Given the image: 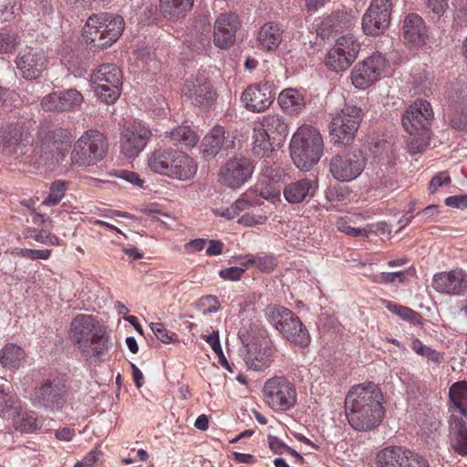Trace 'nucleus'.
<instances>
[{"instance_id":"obj_11","label":"nucleus","mask_w":467,"mask_h":467,"mask_svg":"<svg viewBox=\"0 0 467 467\" xmlns=\"http://www.w3.org/2000/svg\"><path fill=\"white\" fill-rule=\"evenodd\" d=\"M90 81L97 97L107 104L114 103L120 95L122 73L114 64H102L92 73Z\"/></svg>"},{"instance_id":"obj_30","label":"nucleus","mask_w":467,"mask_h":467,"mask_svg":"<svg viewBox=\"0 0 467 467\" xmlns=\"http://www.w3.org/2000/svg\"><path fill=\"white\" fill-rule=\"evenodd\" d=\"M317 183L307 178L292 182L284 189L285 199L292 204L303 202L308 196H314Z\"/></svg>"},{"instance_id":"obj_60","label":"nucleus","mask_w":467,"mask_h":467,"mask_svg":"<svg viewBox=\"0 0 467 467\" xmlns=\"http://www.w3.org/2000/svg\"><path fill=\"white\" fill-rule=\"evenodd\" d=\"M21 254L30 259H47L51 254V251L47 249H24L21 251Z\"/></svg>"},{"instance_id":"obj_36","label":"nucleus","mask_w":467,"mask_h":467,"mask_svg":"<svg viewBox=\"0 0 467 467\" xmlns=\"http://www.w3.org/2000/svg\"><path fill=\"white\" fill-rule=\"evenodd\" d=\"M193 2L194 0H160V10L164 17L177 20L192 8Z\"/></svg>"},{"instance_id":"obj_9","label":"nucleus","mask_w":467,"mask_h":467,"mask_svg":"<svg viewBox=\"0 0 467 467\" xmlns=\"http://www.w3.org/2000/svg\"><path fill=\"white\" fill-rule=\"evenodd\" d=\"M262 395L265 404L275 412L287 411L297 401L296 385L285 376H274L266 379Z\"/></svg>"},{"instance_id":"obj_7","label":"nucleus","mask_w":467,"mask_h":467,"mask_svg":"<svg viewBox=\"0 0 467 467\" xmlns=\"http://www.w3.org/2000/svg\"><path fill=\"white\" fill-rule=\"evenodd\" d=\"M265 312L270 324L288 341L303 348L309 344L310 337L306 327L290 309L270 305Z\"/></svg>"},{"instance_id":"obj_28","label":"nucleus","mask_w":467,"mask_h":467,"mask_svg":"<svg viewBox=\"0 0 467 467\" xmlns=\"http://www.w3.org/2000/svg\"><path fill=\"white\" fill-rule=\"evenodd\" d=\"M28 133L17 123L2 124L0 128V144L8 153H16L25 142Z\"/></svg>"},{"instance_id":"obj_52","label":"nucleus","mask_w":467,"mask_h":467,"mask_svg":"<svg viewBox=\"0 0 467 467\" xmlns=\"http://www.w3.org/2000/svg\"><path fill=\"white\" fill-rule=\"evenodd\" d=\"M262 175L268 179L270 182H278L283 174V171L276 164H270L269 162H265V166L262 168L261 171Z\"/></svg>"},{"instance_id":"obj_63","label":"nucleus","mask_w":467,"mask_h":467,"mask_svg":"<svg viewBox=\"0 0 467 467\" xmlns=\"http://www.w3.org/2000/svg\"><path fill=\"white\" fill-rule=\"evenodd\" d=\"M205 339L215 354H221L223 349L220 344L219 333L217 331H213L212 334L207 336Z\"/></svg>"},{"instance_id":"obj_13","label":"nucleus","mask_w":467,"mask_h":467,"mask_svg":"<svg viewBox=\"0 0 467 467\" xmlns=\"http://www.w3.org/2000/svg\"><path fill=\"white\" fill-rule=\"evenodd\" d=\"M391 0H371L370 5L362 17V29L370 36L381 35L389 26Z\"/></svg>"},{"instance_id":"obj_26","label":"nucleus","mask_w":467,"mask_h":467,"mask_svg":"<svg viewBox=\"0 0 467 467\" xmlns=\"http://www.w3.org/2000/svg\"><path fill=\"white\" fill-rule=\"evenodd\" d=\"M239 337L244 344L248 348L247 353L244 357V361L249 369L254 371H263L270 367L272 363V357L274 349L270 347L258 346L256 344H250L247 339L244 338V336L239 332Z\"/></svg>"},{"instance_id":"obj_59","label":"nucleus","mask_w":467,"mask_h":467,"mask_svg":"<svg viewBox=\"0 0 467 467\" xmlns=\"http://www.w3.org/2000/svg\"><path fill=\"white\" fill-rule=\"evenodd\" d=\"M445 204L457 209H467V195H454L445 199Z\"/></svg>"},{"instance_id":"obj_42","label":"nucleus","mask_w":467,"mask_h":467,"mask_svg":"<svg viewBox=\"0 0 467 467\" xmlns=\"http://www.w3.org/2000/svg\"><path fill=\"white\" fill-rule=\"evenodd\" d=\"M386 308L391 313L399 316L403 320L409 321L412 324L417 325L420 324L421 322L420 315L408 306L387 301Z\"/></svg>"},{"instance_id":"obj_43","label":"nucleus","mask_w":467,"mask_h":467,"mask_svg":"<svg viewBox=\"0 0 467 467\" xmlns=\"http://www.w3.org/2000/svg\"><path fill=\"white\" fill-rule=\"evenodd\" d=\"M350 195L348 187L339 184L329 186L325 191L326 199L332 203L333 206H337L345 203Z\"/></svg>"},{"instance_id":"obj_44","label":"nucleus","mask_w":467,"mask_h":467,"mask_svg":"<svg viewBox=\"0 0 467 467\" xmlns=\"http://www.w3.org/2000/svg\"><path fill=\"white\" fill-rule=\"evenodd\" d=\"M17 398L0 388V413L5 417L6 414L12 416L19 410Z\"/></svg>"},{"instance_id":"obj_14","label":"nucleus","mask_w":467,"mask_h":467,"mask_svg":"<svg viewBox=\"0 0 467 467\" xmlns=\"http://www.w3.org/2000/svg\"><path fill=\"white\" fill-rule=\"evenodd\" d=\"M365 167V158L361 152L337 154L331 158L329 171L332 176L340 182L356 179Z\"/></svg>"},{"instance_id":"obj_6","label":"nucleus","mask_w":467,"mask_h":467,"mask_svg":"<svg viewBox=\"0 0 467 467\" xmlns=\"http://www.w3.org/2000/svg\"><path fill=\"white\" fill-rule=\"evenodd\" d=\"M125 26L122 16L114 14H99L89 16L83 27V36L93 47L105 48L121 36Z\"/></svg>"},{"instance_id":"obj_54","label":"nucleus","mask_w":467,"mask_h":467,"mask_svg":"<svg viewBox=\"0 0 467 467\" xmlns=\"http://www.w3.org/2000/svg\"><path fill=\"white\" fill-rule=\"evenodd\" d=\"M412 349L421 355L427 357L429 359L437 360L438 354L435 350L430 348L429 347L423 345L420 340H414L411 346Z\"/></svg>"},{"instance_id":"obj_22","label":"nucleus","mask_w":467,"mask_h":467,"mask_svg":"<svg viewBox=\"0 0 467 467\" xmlns=\"http://www.w3.org/2000/svg\"><path fill=\"white\" fill-rule=\"evenodd\" d=\"M238 16L234 12L221 14L215 20L213 42L220 48L230 47L235 40V34L240 27Z\"/></svg>"},{"instance_id":"obj_62","label":"nucleus","mask_w":467,"mask_h":467,"mask_svg":"<svg viewBox=\"0 0 467 467\" xmlns=\"http://www.w3.org/2000/svg\"><path fill=\"white\" fill-rule=\"evenodd\" d=\"M205 244H206L205 239H194V240L188 242L184 247H185V251L187 253H195V252L203 250L205 247Z\"/></svg>"},{"instance_id":"obj_18","label":"nucleus","mask_w":467,"mask_h":467,"mask_svg":"<svg viewBox=\"0 0 467 467\" xmlns=\"http://www.w3.org/2000/svg\"><path fill=\"white\" fill-rule=\"evenodd\" d=\"M16 64L23 78L36 79L46 70L47 58L42 50L26 47L18 53Z\"/></svg>"},{"instance_id":"obj_35","label":"nucleus","mask_w":467,"mask_h":467,"mask_svg":"<svg viewBox=\"0 0 467 467\" xmlns=\"http://www.w3.org/2000/svg\"><path fill=\"white\" fill-rule=\"evenodd\" d=\"M281 109L290 115L298 114L305 107L304 97L296 88H285L278 96Z\"/></svg>"},{"instance_id":"obj_27","label":"nucleus","mask_w":467,"mask_h":467,"mask_svg":"<svg viewBox=\"0 0 467 467\" xmlns=\"http://www.w3.org/2000/svg\"><path fill=\"white\" fill-rule=\"evenodd\" d=\"M151 131L147 129L133 130L126 129L121 134V152L127 158H134L145 148Z\"/></svg>"},{"instance_id":"obj_51","label":"nucleus","mask_w":467,"mask_h":467,"mask_svg":"<svg viewBox=\"0 0 467 467\" xmlns=\"http://www.w3.org/2000/svg\"><path fill=\"white\" fill-rule=\"evenodd\" d=\"M26 237L33 238L39 243L49 244L52 245L58 243V238L56 235L50 234L46 231L37 233L36 229H28Z\"/></svg>"},{"instance_id":"obj_41","label":"nucleus","mask_w":467,"mask_h":467,"mask_svg":"<svg viewBox=\"0 0 467 467\" xmlns=\"http://www.w3.org/2000/svg\"><path fill=\"white\" fill-rule=\"evenodd\" d=\"M253 152L254 155L263 158L268 156L274 150V144L277 145V141L271 139V137L263 130L261 128H255L253 132Z\"/></svg>"},{"instance_id":"obj_46","label":"nucleus","mask_w":467,"mask_h":467,"mask_svg":"<svg viewBox=\"0 0 467 467\" xmlns=\"http://www.w3.org/2000/svg\"><path fill=\"white\" fill-rule=\"evenodd\" d=\"M66 185L61 181L53 182L49 189L47 197L43 201V204L47 206L57 204L65 195Z\"/></svg>"},{"instance_id":"obj_37","label":"nucleus","mask_w":467,"mask_h":467,"mask_svg":"<svg viewBox=\"0 0 467 467\" xmlns=\"http://www.w3.org/2000/svg\"><path fill=\"white\" fill-rule=\"evenodd\" d=\"M25 358L24 349L15 344L5 345L0 352V364L9 370L18 369L23 365Z\"/></svg>"},{"instance_id":"obj_10","label":"nucleus","mask_w":467,"mask_h":467,"mask_svg":"<svg viewBox=\"0 0 467 467\" xmlns=\"http://www.w3.org/2000/svg\"><path fill=\"white\" fill-rule=\"evenodd\" d=\"M67 393L66 380L57 375H49L37 382L30 395L35 407L54 410L60 408Z\"/></svg>"},{"instance_id":"obj_21","label":"nucleus","mask_w":467,"mask_h":467,"mask_svg":"<svg viewBox=\"0 0 467 467\" xmlns=\"http://www.w3.org/2000/svg\"><path fill=\"white\" fill-rule=\"evenodd\" d=\"M401 32L404 44L410 49L424 46L429 37V28L421 16L415 13L404 17Z\"/></svg>"},{"instance_id":"obj_32","label":"nucleus","mask_w":467,"mask_h":467,"mask_svg":"<svg viewBox=\"0 0 467 467\" xmlns=\"http://www.w3.org/2000/svg\"><path fill=\"white\" fill-rule=\"evenodd\" d=\"M263 130L277 141L279 145L283 140L288 135V125L285 121L284 117L278 114H268L265 116L260 122V127Z\"/></svg>"},{"instance_id":"obj_2","label":"nucleus","mask_w":467,"mask_h":467,"mask_svg":"<svg viewBox=\"0 0 467 467\" xmlns=\"http://www.w3.org/2000/svg\"><path fill=\"white\" fill-rule=\"evenodd\" d=\"M69 337L87 360L99 358L108 351L107 329L91 315H77L71 321Z\"/></svg>"},{"instance_id":"obj_57","label":"nucleus","mask_w":467,"mask_h":467,"mask_svg":"<svg viewBox=\"0 0 467 467\" xmlns=\"http://www.w3.org/2000/svg\"><path fill=\"white\" fill-rule=\"evenodd\" d=\"M338 230L345 233L346 234L349 236H368V228H355L352 227L346 223H340L337 225Z\"/></svg>"},{"instance_id":"obj_58","label":"nucleus","mask_w":467,"mask_h":467,"mask_svg":"<svg viewBox=\"0 0 467 467\" xmlns=\"http://www.w3.org/2000/svg\"><path fill=\"white\" fill-rule=\"evenodd\" d=\"M244 269L242 267L233 266L223 270H221L219 275L225 280L236 281L239 280L241 275L244 274Z\"/></svg>"},{"instance_id":"obj_34","label":"nucleus","mask_w":467,"mask_h":467,"mask_svg":"<svg viewBox=\"0 0 467 467\" xmlns=\"http://www.w3.org/2000/svg\"><path fill=\"white\" fill-rule=\"evenodd\" d=\"M451 400L449 410L451 414L460 412L464 418H467V382L459 381L454 383L449 391Z\"/></svg>"},{"instance_id":"obj_45","label":"nucleus","mask_w":467,"mask_h":467,"mask_svg":"<svg viewBox=\"0 0 467 467\" xmlns=\"http://www.w3.org/2000/svg\"><path fill=\"white\" fill-rule=\"evenodd\" d=\"M242 265H253L262 272L270 273L275 269L276 265V260L272 255L251 256L245 262L242 263Z\"/></svg>"},{"instance_id":"obj_49","label":"nucleus","mask_w":467,"mask_h":467,"mask_svg":"<svg viewBox=\"0 0 467 467\" xmlns=\"http://www.w3.org/2000/svg\"><path fill=\"white\" fill-rule=\"evenodd\" d=\"M19 39L16 35L0 33V53H8L18 45Z\"/></svg>"},{"instance_id":"obj_8","label":"nucleus","mask_w":467,"mask_h":467,"mask_svg":"<svg viewBox=\"0 0 467 467\" xmlns=\"http://www.w3.org/2000/svg\"><path fill=\"white\" fill-rule=\"evenodd\" d=\"M109 143L103 133L97 130L84 132L71 152L73 163L82 167L94 166L107 154Z\"/></svg>"},{"instance_id":"obj_23","label":"nucleus","mask_w":467,"mask_h":467,"mask_svg":"<svg viewBox=\"0 0 467 467\" xmlns=\"http://www.w3.org/2000/svg\"><path fill=\"white\" fill-rule=\"evenodd\" d=\"M244 108L251 112H262L274 101L271 88L267 83H255L248 86L241 97Z\"/></svg>"},{"instance_id":"obj_29","label":"nucleus","mask_w":467,"mask_h":467,"mask_svg":"<svg viewBox=\"0 0 467 467\" xmlns=\"http://www.w3.org/2000/svg\"><path fill=\"white\" fill-rule=\"evenodd\" d=\"M467 291V274L462 269L440 273V294L461 296Z\"/></svg>"},{"instance_id":"obj_20","label":"nucleus","mask_w":467,"mask_h":467,"mask_svg":"<svg viewBox=\"0 0 467 467\" xmlns=\"http://www.w3.org/2000/svg\"><path fill=\"white\" fill-rule=\"evenodd\" d=\"M183 93L195 106H211L216 99V91L205 76H196L184 83Z\"/></svg>"},{"instance_id":"obj_48","label":"nucleus","mask_w":467,"mask_h":467,"mask_svg":"<svg viewBox=\"0 0 467 467\" xmlns=\"http://www.w3.org/2000/svg\"><path fill=\"white\" fill-rule=\"evenodd\" d=\"M450 124L455 130H467V108H457L451 113Z\"/></svg>"},{"instance_id":"obj_50","label":"nucleus","mask_w":467,"mask_h":467,"mask_svg":"<svg viewBox=\"0 0 467 467\" xmlns=\"http://www.w3.org/2000/svg\"><path fill=\"white\" fill-rule=\"evenodd\" d=\"M406 278V273L400 272H392V273H381L379 275H377L374 278V281L379 284H393L396 282L404 283Z\"/></svg>"},{"instance_id":"obj_53","label":"nucleus","mask_w":467,"mask_h":467,"mask_svg":"<svg viewBox=\"0 0 467 467\" xmlns=\"http://www.w3.org/2000/svg\"><path fill=\"white\" fill-rule=\"evenodd\" d=\"M150 328L154 333L155 337L162 343H170L172 341L173 335H169L168 330L164 327L161 323H151Z\"/></svg>"},{"instance_id":"obj_33","label":"nucleus","mask_w":467,"mask_h":467,"mask_svg":"<svg viewBox=\"0 0 467 467\" xmlns=\"http://www.w3.org/2000/svg\"><path fill=\"white\" fill-rule=\"evenodd\" d=\"M284 30L278 24L266 23L258 32V42L260 46L267 50L275 49L283 40Z\"/></svg>"},{"instance_id":"obj_3","label":"nucleus","mask_w":467,"mask_h":467,"mask_svg":"<svg viewBox=\"0 0 467 467\" xmlns=\"http://www.w3.org/2000/svg\"><path fill=\"white\" fill-rule=\"evenodd\" d=\"M433 119L432 107L423 99L416 100L402 114L401 124L410 136L407 147L410 154L422 152L429 146Z\"/></svg>"},{"instance_id":"obj_61","label":"nucleus","mask_w":467,"mask_h":467,"mask_svg":"<svg viewBox=\"0 0 467 467\" xmlns=\"http://www.w3.org/2000/svg\"><path fill=\"white\" fill-rule=\"evenodd\" d=\"M99 454L100 451H91L81 461L78 462L74 467H94Z\"/></svg>"},{"instance_id":"obj_4","label":"nucleus","mask_w":467,"mask_h":467,"mask_svg":"<svg viewBox=\"0 0 467 467\" xmlns=\"http://www.w3.org/2000/svg\"><path fill=\"white\" fill-rule=\"evenodd\" d=\"M154 173L179 181L192 180L197 172L196 161L186 153L173 149H157L147 159Z\"/></svg>"},{"instance_id":"obj_25","label":"nucleus","mask_w":467,"mask_h":467,"mask_svg":"<svg viewBox=\"0 0 467 467\" xmlns=\"http://www.w3.org/2000/svg\"><path fill=\"white\" fill-rule=\"evenodd\" d=\"M446 431L451 448L458 454L467 456V426L462 417L451 414Z\"/></svg>"},{"instance_id":"obj_5","label":"nucleus","mask_w":467,"mask_h":467,"mask_svg":"<svg viewBox=\"0 0 467 467\" xmlns=\"http://www.w3.org/2000/svg\"><path fill=\"white\" fill-rule=\"evenodd\" d=\"M324 150L323 138L314 127L303 125L290 141V154L295 165L301 171L311 170L320 160Z\"/></svg>"},{"instance_id":"obj_40","label":"nucleus","mask_w":467,"mask_h":467,"mask_svg":"<svg viewBox=\"0 0 467 467\" xmlns=\"http://www.w3.org/2000/svg\"><path fill=\"white\" fill-rule=\"evenodd\" d=\"M341 47H332L326 57V66L336 72L344 71L348 69L354 62V51L351 50L350 54L342 52Z\"/></svg>"},{"instance_id":"obj_38","label":"nucleus","mask_w":467,"mask_h":467,"mask_svg":"<svg viewBox=\"0 0 467 467\" xmlns=\"http://www.w3.org/2000/svg\"><path fill=\"white\" fill-rule=\"evenodd\" d=\"M164 137L169 138L174 145L189 149L194 147L199 140L197 133L189 126H178L169 132L166 131Z\"/></svg>"},{"instance_id":"obj_16","label":"nucleus","mask_w":467,"mask_h":467,"mask_svg":"<svg viewBox=\"0 0 467 467\" xmlns=\"http://www.w3.org/2000/svg\"><path fill=\"white\" fill-rule=\"evenodd\" d=\"M386 67L385 57L381 54H373L358 63L351 72V80L358 88H366L377 81Z\"/></svg>"},{"instance_id":"obj_55","label":"nucleus","mask_w":467,"mask_h":467,"mask_svg":"<svg viewBox=\"0 0 467 467\" xmlns=\"http://www.w3.org/2000/svg\"><path fill=\"white\" fill-rule=\"evenodd\" d=\"M114 175L140 187H141L144 182L138 173L127 170L118 171Z\"/></svg>"},{"instance_id":"obj_47","label":"nucleus","mask_w":467,"mask_h":467,"mask_svg":"<svg viewBox=\"0 0 467 467\" xmlns=\"http://www.w3.org/2000/svg\"><path fill=\"white\" fill-rule=\"evenodd\" d=\"M334 47L343 48L342 52L347 54V56H348L351 50H353L355 60L359 52L360 45L353 36H343L337 40Z\"/></svg>"},{"instance_id":"obj_12","label":"nucleus","mask_w":467,"mask_h":467,"mask_svg":"<svg viewBox=\"0 0 467 467\" xmlns=\"http://www.w3.org/2000/svg\"><path fill=\"white\" fill-rule=\"evenodd\" d=\"M362 120V109L353 105L345 107L332 117L329 124V135L333 143H350Z\"/></svg>"},{"instance_id":"obj_1","label":"nucleus","mask_w":467,"mask_h":467,"mask_svg":"<svg viewBox=\"0 0 467 467\" xmlns=\"http://www.w3.org/2000/svg\"><path fill=\"white\" fill-rule=\"evenodd\" d=\"M383 403V393L375 383L355 385L345 399L349 425L358 431H368L377 428L385 417Z\"/></svg>"},{"instance_id":"obj_15","label":"nucleus","mask_w":467,"mask_h":467,"mask_svg":"<svg viewBox=\"0 0 467 467\" xmlns=\"http://www.w3.org/2000/svg\"><path fill=\"white\" fill-rule=\"evenodd\" d=\"M254 166L245 157L230 159L218 173L219 182L231 189L241 187L251 176Z\"/></svg>"},{"instance_id":"obj_19","label":"nucleus","mask_w":467,"mask_h":467,"mask_svg":"<svg viewBox=\"0 0 467 467\" xmlns=\"http://www.w3.org/2000/svg\"><path fill=\"white\" fill-rule=\"evenodd\" d=\"M234 146V137L229 134L225 136L223 127L215 126L204 136L201 143V154L203 159L211 160L218 154L227 155Z\"/></svg>"},{"instance_id":"obj_17","label":"nucleus","mask_w":467,"mask_h":467,"mask_svg":"<svg viewBox=\"0 0 467 467\" xmlns=\"http://www.w3.org/2000/svg\"><path fill=\"white\" fill-rule=\"evenodd\" d=\"M379 467H427L424 459L402 447H388L377 455Z\"/></svg>"},{"instance_id":"obj_39","label":"nucleus","mask_w":467,"mask_h":467,"mask_svg":"<svg viewBox=\"0 0 467 467\" xmlns=\"http://www.w3.org/2000/svg\"><path fill=\"white\" fill-rule=\"evenodd\" d=\"M16 429L22 432H33L40 430L43 419L38 418L34 411H22L21 409L13 415Z\"/></svg>"},{"instance_id":"obj_64","label":"nucleus","mask_w":467,"mask_h":467,"mask_svg":"<svg viewBox=\"0 0 467 467\" xmlns=\"http://www.w3.org/2000/svg\"><path fill=\"white\" fill-rule=\"evenodd\" d=\"M268 442L270 449L275 453H283L284 451H285V447H288L282 441L274 436H269Z\"/></svg>"},{"instance_id":"obj_56","label":"nucleus","mask_w":467,"mask_h":467,"mask_svg":"<svg viewBox=\"0 0 467 467\" xmlns=\"http://www.w3.org/2000/svg\"><path fill=\"white\" fill-rule=\"evenodd\" d=\"M48 139L53 140L55 144H68L71 139V133L68 130H57L48 132Z\"/></svg>"},{"instance_id":"obj_31","label":"nucleus","mask_w":467,"mask_h":467,"mask_svg":"<svg viewBox=\"0 0 467 467\" xmlns=\"http://www.w3.org/2000/svg\"><path fill=\"white\" fill-rule=\"evenodd\" d=\"M355 17L346 11H337L325 18L317 28L321 37H328L332 32L348 29L353 24Z\"/></svg>"},{"instance_id":"obj_24","label":"nucleus","mask_w":467,"mask_h":467,"mask_svg":"<svg viewBox=\"0 0 467 467\" xmlns=\"http://www.w3.org/2000/svg\"><path fill=\"white\" fill-rule=\"evenodd\" d=\"M83 96L75 88L63 92H54L43 98L41 105L45 110L66 111L72 110L81 105Z\"/></svg>"}]
</instances>
